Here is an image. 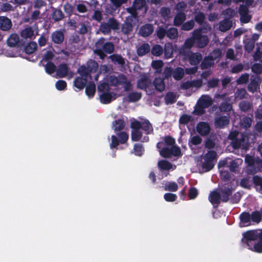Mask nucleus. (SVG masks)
I'll list each match as a JSON object with an SVG mask.
<instances>
[{"instance_id":"obj_10","label":"nucleus","mask_w":262,"mask_h":262,"mask_svg":"<svg viewBox=\"0 0 262 262\" xmlns=\"http://www.w3.org/2000/svg\"><path fill=\"white\" fill-rule=\"evenodd\" d=\"M230 116H220L216 117L214 120V125L216 128H224L227 126L230 123Z\"/></svg>"},{"instance_id":"obj_47","label":"nucleus","mask_w":262,"mask_h":262,"mask_svg":"<svg viewBox=\"0 0 262 262\" xmlns=\"http://www.w3.org/2000/svg\"><path fill=\"white\" fill-rule=\"evenodd\" d=\"M110 57L114 63H118L120 65H123L125 63L124 58L121 55L114 54L111 55Z\"/></svg>"},{"instance_id":"obj_29","label":"nucleus","mask_w":262,"mask_h":262,"mask_svg":"<svg viewBox=\"0 0 262 262\" xmlns=\"http://www.w3.org/2000/svg\"><path fill=\"white\" fill-rule=\"evenodd\" d=\"M96 92V85L94 82H90L86 86L85 92L86 95L90 98H93Z\"/></svg>"},{"instance_id":"obj_1","label":"nucleus","mask_w":262,"mask_h":262,"mask_svg":"<svg viewBox=\"0 0 262 262\" xmlns=\"http://www.w3.org/2000/svg\"><path fill=\"white\" fill-rule=\"evenodd\" d=\"M241 242L245 247L262 253V229L249 230L243 233Z\"/></svg>"},{"instance_id":"obj_27","label":"nucleus","mask_w":262,"mask_h":262,"mask_svg":"<svg viewBox=\"0 0 262 262\" xmlns=\"http://www.w3.org/2000/svg\"><path fill=\"white\" fill-rule=\"evenodd\" d=\"M202 59V56L200 53H192L189 56V63L192 66H196L198 64Z\"/></svg>"},{"instance_id":"obj_28","label":"nucleus","mask_w":262,"mask_h":262,"mask_svg":"<svg viewBox=\"0 0 262 262\" xmlns=\"http://www.w3.org/2000/svg\"><path fill=\"white\" fill-rule=\"evenodd\" d=\"M197 104H200L205 108H207L212 104V100L208 96H202L198 101Z\"/></svg>"},{"instance_id":"obj_44","label":"nucleus","mask_w":262,"mask_h":262,"mask_svg":"<svg viewBox=\"0 0 262 262\" xmlns=\"http://www.w3.org/2000/svg\"><path fill=\"white\" fill-rule=\"evenodd\" d=\"M196 44V39L194 36V31L193 33V35L191 38L187 39L185 42V46L186 48H191L194 47V45Z\"/></svg>"},{"instance_id":"obj_4","label":"nucleus","mask_w":262,"mask_h":262,"mask_svg":"<svg viewBox=\"0 0 262 262\" xmlns=\"http://www.w3.org/2000/svg\"><path fill=\"white\" fill-rule=\"evenodd\" d=\"M86 66L82 65L77 70V72L81 77L91 78V73H96L98 70V64L94 60L90 59L86 63Z\"/></svg>"},{"instance_id":"obj_30","label":"nucleus","mask_w":262,"mask_h":262,"mask_svg":"<svg viewBox=\"0 0 262 262\" xmlns=\"http://www.w3.org/2000/svg\"><path fill=\"white\" fill-rule=\"evenodd\" d=\"M240 223L243 224V226L250 224L251 220L250 214L248 212H243L239 215Z\"/></svg>"},{"instance_id":"obj_5","label":"nucleus","mask_w":262,"mask_h":262,"mask_svg":"<svg viewBox=\"0 0 262 262\" xmlns=\"http://www.w3.org/2000/svg\"><path fill=\"white\" fill-rule=\"evenodd\" d=\"M217 153L215 151L210 150L203 157L204 161L202 163V168L204 172L212 170L217 160Z\"/></svg>"},{"instance_id":"obj_58","label":"nucleus","mask_w":262,"mask_h":262,"mask_svg":"<svg viewBox=\"0 0 262 262\" xmlns=\"http://www.w3.org/2000/svg\"><path fill=\"white\" fill-rule=\"evenodd\" d=\"M228 167L231 172H235L237 171L238 169L239 164L237 161L234 160L230 162Z\"/></svg>"},{"instance_id":"obj_23","label":"nucleus","mask_w":262,"mask_h":262,"mask_svg":"<svg viewBox=\"0 0 262 262\" xmlns=\"http://www.w3.org/2000/svg\"><path fill=\"white\" fill-rule=\"evenodd\" d=\"M153 84L156 90L159 92H163L165 89L164 79L160 77L155 78L153 81Z\"/></svg>"},{"instance_id":"obj_53","label":"nucleus","mask_w":262,"mask_h":262,"mask_svg":"<svg viewBox=\"0 0 262 262\" xmlns=\"http://www.w3.org/2000/svg\"><path fill=\"white\" fill-rule=\"evenodd\" d=\"M199 192L198 189L194 187H191L188 190V196L190 199H195L198 195Z\"/></svg>"},{"instance_id":"obj_51","label":"nucleus","mask_w":262,"mask_h":262,"mask_svg":"<svg viewBox=\"0 0 262 262\" xmlns=\"http://www.w3.org/2000/svg\"><path fill=\"white\" fill-rule=\"evenodd\" d=\"M202 139L198 135L194 136L190 138L188 144L189 146L197 145L201 143Z\"/></svg>"},{"instance_id":"obj_64","label":"nucleus","mask_w":262,"mask_h":262,"mask_svg":"<svg viewBox=\"0 0 262 262\" xmlns=\"http://www.w3.org/2000/svg\"><path fill=\"white\" fill-rule=\"evenodd\" d=\"M173 69L171 67H166L163 72L164 78L168 79L173 74Z\"/></svg>"},{"instance_id":"obj_31","label":"nucleus","mask_w":262,"mask_h":262,"mask_svg":"<svg viewBox=\"0 0 262 262\" xmlns=\"http://www.w3.org/2000/svg\"><path fill=\"white\" fill-rule=\"evenodd\" d=\"M153 30V27L151 25H146L140 28L139 34L142 36H147L151 34Z\"/></svg>"},{"instance_id":"obj_57","label":"nucleus","mask_w":262,"mask_h":262,"mask_svg":"<svg viewBox=\"0 0 262 262\" xmlns=\"http://www.w3.org/2000/svg\"><path fill=\"white\" fill-rule=\"evenodd\" d=\"M247 94V93L245 89H238L235 93V97L237 99H243L245 97Z\"/></svg>"},{"instance_id":"obj_43","label":"nucleus","mask_w":262,"mask_h":262,"mask_svg":"<svg viewBox=\"0 0 262 262\" xmlns=\"http://www.w3.org/2000/svg\"><path fill=\"white\" fill-rule=\"evenodd\" d=\"M45 70L47 73L51 75L56 70V67L52 62L49 61L45 66Z\"/></svg>"},{"instance_id":"obj_6","label":"nucleus","mask_w":262,"mask_h":262,"mask_svg":"<svg viewBox=\"0 0 262 262\" xmlns=\"http://www.w3.org/2000/svg\"><path fill=\"white\" fill-rule=\"evenodd\" d=\"M222 54V50H212L210 55L205 57L201 64V68L202 70L208 69L214 64V60L220 57Z\"/></svg>"},{"instance_id":"obj_9","label":"nucleus","mask_w":262,"mask_h":262,"mask_svg":"<svg viewBox=\"0 0 262 262\" xmlns=\"http://www.w3.org/2000/svg\"><path fill=\"white\" fill-rule=\"evenodd\" d=\"M197 132L202 136H206L209 134L211 128L208 123L200 122L196 126Z\"/></svg>"},{"instance_id":"obj_33","label":"nucleus","mask_w":262,"mask_h":262,"mask_svg":"<svg viewBox=\"0 0 262 262\" xmlns=\"http://www.w3.org/2000/svg\"><path fill=\"white\" fill-rule=\"evenodd\" d=\"M184 76V70L182 68L178 67L173 71L172 76L176 80H181Z\"/></svg>"},{"instance_id":"obj_63","label":"nucleus","mask_w":262,"mask_h":262,"mask_svg":"<svg viewBox=\"0 0 262 262\" xmlns=\"http://www.w3.org/2000/svg\"><path fill=\"white\" fill-rule=\"evenodd\" d=\"M63 16L62 11L60 10L56 9L54 11L52 17L55 20L58 21L63 18Z\"/></svg>"},{"instance_id":"obj_20","label":"nucleus","mask_w":262,"mask_h":262,"mask_svg":"<svg viewBox=\"0 0 262 262\" xmlns=\"http://www.w3.org/2000/svg\"><path fill=\"white\" fill-rule=\"evenodd\" d=\"M12 27L11 20L5 16H0V29L3 31H7Z\"/></svg>"},{"instance_id":"obj_7","label":"nucleus","mask_w":262,"mask_h":262,"mask_svg":"<svg viewBox=\"0 0 262 262\" xmlns=\"http://www.w3.org/2000/svg\"><path fill=\"white\" fill-rule=\"evenodd\" d=\"M260 82L261 79L259 76L251 75L250 81L247 86L248 91L252 93L256 92L257 89L259 88Z\"/></svg>"},{"instance_id":"obj_39","label":"nucleus","mask_w":262,"mask_h":262,"mask_svg":"<svg viewBox=\"0 0 262 262\" xmlns=\"http://www.w3.org/2000/svg\"><path fill=\"white\" fill-rule=\"evenodd\" d=\"M133 150L136 156L141 157L144 154V148L142 144L136 143L134 145Z\"/></svg>"},{"instance_id":"obj_56","label":"nucleus","mask_w":262,"mask_h":262,"mask_svg":"<svg viewBox=\"0 0 262 262\" xmlns=\"http://www.w3.org/2000/svg\"><path fill=\"white\" fill-rule=\"evenodd\" d=\"M166 35L171 39H175L178 35V31L176 28H170L167 31Z\"/></svg>"},{"instance_id":"obj_12","label":"nucleus","mask_w":262,"mask_h":262,"mask_svg":"<svg viewBox=\"0 0 262 262\" xmlns=\"http://www.w3.org/2000/svg\"><path fill=\"white\" fill-rule=\"evenodd\" d=\"M37 35V28L33 29L32 27L26 28L23 29L20 33L21 36L25 39H31L33 37H35Z\"/></svg>"},{"instance_id":"obj_45","label":"nucleus","mask_w":262,"mask_h":262,"mask_svg":"<svg viewBox=\"0 0 262 262\" xmlns=\"http://www.w3.org/2000/svg\"><path fill=\"white\" fill-rule=\"evenodd\" d=\"M251 71L255 74V76H258L262 73V63H255L251 66Z\"/></svg>"},{"instance_id":"obj_60","label":"nucleus","mask_w":262,"mask_h":262,"mask_svg":"<svg viewBox=\"0 0 262 262\" xmlns=\"http://www.w3.org/2000/svg\"><path fill=\"white\" fill-rule=\"evenodd\" d=\"M244 142L243 139H236L233 140L231 142L232 147L235 149H237L241 148L242 144Z\"/></svg>"},{"instance_id":"obj_15","label":"nucleus","mask_w":262,"mask_h":262,"mask_svg":"<svg viewBox=\"0 0 262 262\" xmlns=\"http://www.w3.org/2000/svg\"><path fill=\"white\" fill-rule=\"evenodd\" d=\"M208 200L212 205H219L221 201V195L220 192L216 190L210 192Z\"/></svg>"},{"instance_id":"obj_21","label":"nucleus","mask_w":262,"mask_h":262,"mask_svg":"<svg viewBox=\"0 0 262 262\" xmlns=\"http://www.w3.org/2000/svg\"><path fill=\"white\" fill-rule=\"evenodd\" d=\"M19 37L18 34L13 33L10 35L7 39V44L11 48L18 47L19 43Z\"/></svg>"},{"instance_id":"obj_18","label":"nucleus","mask_w":262,"mask_h":262,"mask_svg":"<svg viewBox=\"0 0 262 262\" xmlns=\"http://www.w3.org/2000/svg\"><path fill=\"white\" fill-rule=\"evenodd\" d=\"M133 8L135 11L143 9V13H145L147 11V8L145 7V1L144 0H135L134 3ZM133 15L136 17L137 13L135 12L133 13Z\"/></svg>"},{"instance_id":"obj_35","label":"nucleus","mask_w":262,"mask_h":262,"mask_svg":"<svg viewBox=\"0 0 262 262\" xmlns=\"http://www.w3.org/2000/svg\"><path fill=\"white\" fill-rule=\"evenodd\" d=\"M232 26V21L228 19H224L219 24V30L222 32H225L229 30Z\"/></svg>"},{"instance_id":"obj_48","label":"nucleus","mask_w":262,"mask_h":262,"mask_svg":"<svg viewBox=\"0 0 262 262\" xmlns=\"http://www.w3.org/2000/svg\"><path fill=\"white\" fill-rule=\"evenodd\" d=\"M185 15L183 13H179L176 16L174 20V24L176 26H179L185 20Z\"/></svg>"},{"instance_id":"obj_41","label":"nucleus","mask_w":262,"mask_h":262,"mask_svg":"<svg viewBox=\"0 0 262 262\" xmlns=\"http://www.w3.org/2000/svg\"><path fill=\"white\" fill-rule=\"evenodd\" d=\"M164 189L165 191L175 192L178 190V186L174 182H169L165 185Z\"/></svg>"},{"instance_id":"obj_11","label":"nucleus","mask_w":262,"mask_h":262,"mask_svg":"<svg viewBox=\"0 0 262 262\" xmlns=\"http://www.w3.org/2000/svg\"><path fill=\"white\" fill-rule=\"evenodd\" d=\"M125 80V75L122 73L118 74V76L112 75L108 77V81L110 85L114 86H117L124 83Z\"/></svg>"},{"instance_id":"obj_49","label":"nucleus","mask_w":262,"mask_h":262,"mask_svg":"<svg viewBox=\"0 0 262 262\" xmlns=\"http://www.w3.org/2000/svg\"><path fill=\"white\" fill-rule=\"evenodd\" d=\"M251 215V220L252 222L257 224L260 223L261 220V214L258 211H254L252 212Z\"/></svg>"},{"instance_id":"obj_3","label":"nucleus","mask_w":262,"mask_h":262,"mask_svg":"<svg viewBox=\"0 0 262 262\" xmlns=\"http://www.w3.org/2000/svg\"><path fill=\"white\" fill-rule=\"evenodd\" d=\"M37 50H0V55L4 54L9 57H21L32 62H35L39 57Z\"/></svg>"},{"instance_id":"obj_26","label":"nucleus","mask_w":262,"mask_h":262,"mask_svg":"<svg viewBox=\"0 0 262 262\" xmlns=\"http://www.w3.org/2000/svg\"><path fill=\"white\" fill-rule=\"evenodd\" d=\"M68 67L66 63H62L59 65L56 70V73L59 77L62 78L67 76L68 73Z\"/></svg>"},{"instance_id":"obj_36","label":"nucleus","mask_w":262,"mask_h":262,"mask_svg":"<svg viewBox=\"0 0 262 262\" xmlns=\"http://www.w3.org/2000/svg\"><path fill=\"white\" fill-rule=\"evenodd\" d=\"M128 101L135 102L139 101L142 97V94L140 92H133L128 94L127 96Z\"/></svg>"},{"instance_id":"obj_37","label":"nucleus","mask_w":262,"mask_h":262,"mask_svg":"<svg viewBox=\"0 0 262 262\" xmlns=\"http://www.w3.org/2000/svg\"><path fill=\"white\" fill-rule=\"evenodd\" d=\"M52 37L55 43H60L63 40L64 35L61 31H56L52 34Z\"/></svg>"},{"instance_id":"obj_32","label":"nucleus","mask_w":262,"mask_h":262,"mask_svg":"<svg viewBox=\"0 0 262 262\" xmlns=\"http://www.w3.org/2000/svg\"><path fill=\"white\" fill-rule=\"evenodd\" d=\"M158 166L161 170H169L172 167V164L165 160H160L158 163Z\"/></svg>"},{"instance_id":"obj_17","label":"nucleus","mask_w":262,"mask_h":262,"mask_svg":"<svg viewBox=\"0 0 262 262\" xmlns=\"http://www.w3.org/2000/svg\"><path fill=\"white\" fill-rule=\"evenodd\" d=\"M239 11L241 15V22L243 23H248L250 20L251 17L248 14V10L247 7L241 6Z\"/></svg>"},{"instance_id":"obj_59","label":"nucleus","mask_w":262,"mask_h":262,"mask_svg":"<svg viewBox=\"0 0 262 262\" xmlns=\"http://www.w3.org/2000/svg\"><path fill=\"white\" fill-rule=\"evenodd\" d=\"M109 26L111 30H116L119 28V24L118 22L113 18H110L107 21Z\"/></svg>"},{"instance_id":"obj_2","label":"nucleus","mask_w":262,"mask_h":262,"mask_svg":"<svg viewBox=\"0 0 262 262\" xmlns=\"http://www.w3.org/2000/svg\"><path fill=\"white\" fill-rule=\"evenodd\" d=\"M130 127L131 139L133 141L141 140L143 142H147L149 141V137L145 136L142 138L143 133L141 130H142L146 135H149L154 131L152 124L148 120H145L142 122L135 120L131 123Z\"/></svg>"},{"instance_id":"obj_24","label":"nucleus","mask_w":262,"mask_h":262,"mask_svg":"<svg viewBox=\"0 0 262 262\" xmlns=\"http://www.w3.org/2000/svg\"><path fill=\"white\" fill-rule=\"evenodd\" d=\"M245 161L249 166L253 167L255 165H257L259 167H262V160L260 159L255 160L252 156H246Z\"/></svg>"},{"instance_id":"obj_34","label":"nucleus","mask_w":262,"mask_h":262,"mask_svg":"<svg viewBox=\"0 0 262 262\" xmlns=\"http://www.w3.org/2000/svg\"><path fill=\"white\" fill-rule=\"evenodd\" d=\"M239 107L241 111L246 113L251 110L252 104L248 101L242 100L239 103Z\"/></svg>"},{"instance_id":"obj_13","label":"nucleus","mask_w":262,"mask_h":262,"mask_svg":"<svg viewBox=\"0 0 262 262\" xmlns=\"http://www.w3.org/2000/svg\"><path fill=\"white\" fill-rule=\"evenodd\" d=\"M116 94L113 92L101 93L99 96L100 101L103 104H108L116 99Z\"/></svg>"},{"instance_id":"obj_25","label":"nucleus","mask_w":262,"mask_h":262,"mask_svg":"<svg viewBox=\"0 0 262 262\" xmlns=\"http://www.w3.org/2000/svg\"><path fill=\"white\" fill-rule=\"evenodd\" d=\"M252 182L256 191L262 194V178L258 175H255L252 178Z\"/></svg>"},{"instance_id":"obj_55","label":"nucleus","mask_w":262,"mask_h":262,"mask_svg":"<svg viewBox=\"0 0 262 262\" xmlns=\"http://www.w3.org/2000/svg\"><path fill=\"white\" fill-rule=\"evenodd\" d=\"M164 199L166 202H173L177 199V195L172 193H166L164 195Z\"/></svg>"},{"instance_id":"obj_19","label":"nucleus","mask_w":262,"mask_h":262,"mask_svg":"<svg viewBox=\"0 0 262 262\" xmlns=\"http://www.w3.org/2000/svg\"><path fill=\"white\" fill-rule=\"evenodd\" d=\"M96 49H114V45L107 42L104 38H101L96 43Z\"/></svg>"},{"instance_id":"obj_42","label":"nucleus","mask_w":262,"mask_h":262,"mask_svg":"<svg viewBox=\"0 0 262 262\" xmlns=\"http://www.w3.org/2000/svg\"><path fill=\"white\" fill-rule=\"evenodd\" d=\"M252 122V118L247 116L244 117L241 120V126L246 129L250 127Z\"/></svg>"},{"instance_id":"obj_14","label":"nucleus","mask_w":262,"mask_h":262,"mask_svg":"<svg viewBox=\"0 0 262 262\" xmlns=\"http://www.w3.org/2000/svg\"><path fill=\"white\" fill-rule=\"evenodd\" d=\"M151 83L150 79L147 76L141 77L137 82V88L141 90H146Z\"/></svg>"},{"instance_id":"obj_46","label":"nucleus","mask_w":262,"mask_h":262,"mask_svg":"<svg viewBox=\"0 0 262 262\" xmlns=\"http://www.w3.org/2000/svg\"><path fill=\"white\" fill-rule=\"evenodd\" d=\"M165 101L166 104H172L176 101V97L172 92H168L165 97Z\"/></svg>"},{"instance_id":"obj_61","label":"nucleus","mask_w":262,"mask_h":262,"mask_svg":"<svg viewBox=\"0 0 262 262\" xmlns=\"http://www.w3.org/2000/svg\"><path fill=\"white\" fill-rule=\"evenodd\" d=\"M191 116L187 114H183L180 118V124H186L191 121Z\"/></svg>"},{"instance_id":"obj_50","label":"nucleus","mask_w":262,"mask_h":262,"mask_svg":"<svg viewBox=\"0 0 262 262\" xmlns=\"http://www.w3.org/2000/svg\"><path fill=\"white\" fill-rule=\"evenodd\" d=\"M98 90L102 93H107L110 92L111 88L107 82H103L98 85Z\"/></svg>"},{"instance_id":"obj_54","label":"nucleus","mask_w":262,"mask_h":262,"mask_svg":"<svg viewBox=\"0 0 262 262\" xmlns=\"http://www.w3.org/2000/svg\"><path fill=\"white\" fill-rule=\"evenodd\" d=\"M249 75L247 73L242 74L241 76L237 79L236 81L238 84H246L248 82Z\"/></svg>"},{"instance_id":"obj_38","label":"nucleus","mask_w":262,"mask_h":262,"mask_svg":"<svg viewBox=\"0 0 262 262\" xmlns=\"http://www.w3.org/2000/svg\"><path fill=\"white\" fill-rule=\"evenodd\" d=\"M113 126L115 132L120 131L124 129L125 123L122 119H117L113 122Z\"/></svg>"},{"instance_id":"obj_16","label":"nucleus","mask_w":262,"mask_h":262,"mask_svg":"<svg viewBox=\"0 0 262 262\" xmlns=\"http://www.w3.org/2000/svg\"><path fill=\"white\" fill-rule=\"evenodd\" d=\"M220 193L221 195V201L223 202H227L232 193V189L229 187H225L220 189Z\"/></svg>"},{"instance_id":"obj_40","label":"nucleus","mask_w":262,"mask_h":262,"mask_svg":"<svg viewBox=\"0 0 262 262\" xmlns=\"http://www.w3.org/2000/svg\"><path fill=\"white\" fill-rule=\"evenodd\" d=\"M232 110V105L228 101L222 102L219 106V110L221 112H229Z\"/></svg>"},{"instance_id":"obj_52","label":"nucleus","mask_w":262,"mask_h":262,"mask_svg":"<svg viewBox=\"0 0 262 262\" xmlns=\"http://www.w3.org/2000/svg\"><path fill=\"white\" fill-rule=\"evenodd\" d=\"M117 135L121 144H124L128 140V135L124 132H119L117 134Z\"/></svg>"},{"instance_id":"obj_62","label":"nucleus","mask_w":262,"mask_h":262,"mask_svg":"<svg viewBox=\"0 0 262 262\" xmlns=\"http://www.w3.org/2000/svg\"><path fill=\"white\" fill-rule=\"evenodd\" d=\"M67 82L64 80H58L55 84L56 88L59 91H63L67 87Z\"/></svg>"},{"instance_id":"obj_22","label":"nucleus","mask_w":262,"mask_h":262,"mask_svg":"<svg viewBox=\"0 0 262 262\" xmlns=\"http://www.w3.org/2000/svg\"><path fill=\"white\" fill-rule=\"evenodd\" d=\"M88 79L82 77H76L74 81V85L79 90H82L86 84Z\"/></svg>"},{"instance_id":"obj_8","label":"nucleus","mask_w":262,"mask_h":262,"mask_svg":"<svg viewBox=\"0 0 262 262\" xmlns=\"http://www.w3.org/2000/svg\"><path fill=\"white\" fill-rule=\"evenodd\" d=\"M194 36L196 39V47L200 48H204L208 42V38L206 36L202 35L201 30L194 31Z\"/></svg>"}]
</instances>
